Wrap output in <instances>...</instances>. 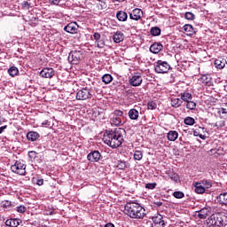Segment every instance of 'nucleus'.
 <instances>
[{
    "label": "nucleus",
    "instance_id": "nucleus-1",
    "mask_svg": "<svg viewBox=\"0 0 227 227\" xmlns=\"http://www.w3.org/2000/svg\"><path fill=\"white\" fill-rule=\"evenodd\" d=\"M123 134H125V129L121 128H116L114 130H106L103 141L110 148H120L125 139H123Z\"/></svg>",
    "mask_w": 227,
    "mask_h": 227
},
{
    "label": "nucleus",
    "instance_id": "nucleus-2",
    "mask_svg": "<svg viewBox=\"0 0 227 227\" xmlns=\"http://www.w3.org/2000/svg\"><path fill=\"white\" fill-rule=\"evenodd\" d=\"M146 210L137 202H128L124 207V213L131 219H144Z\"/></svg>",
    "mask_w": 227,
    "mask_h": 227
},
{
    "label": "nucleus",
    "instance_id": "nucleus-3",
    "mask_svg": "<svg viewBox=\"0 0 227 227\" xmlns=\"http://www.w3.org/2000/svg\"><path fill=\"white\" fill-rule=\"evenodd\" d=\"M208 226H227V213L220 212L213 214L207 219Z\"/></svg>",
    "mask_w": 227,
    "mask_h": 227
},
{
    "label": "nucleus",
    "instance_id": "nucleus-4",
    "mask_svg": "<svg viewBox=\"0 0 227 227\" xmlns=\"http://www.w3.org/2000/svg\"><path fill=\"white\" fill-rule=\"evenodd\" d=\"M26 168L27 165L24 160H16L13 165L11 166V171L20 176H26Z\"/></svg>",
    "mask_w": 227,
    "mask_h": 227
},
{
    "label": "nucleus",
    "instance_id": "nucleus-5",
    "mask_svg": "<svg viewBox=\"0 0 227 227\" xmlns=\"http://www.w3.org/2000/svg\"><path fill=\"white\" fill-rule=\"evenodd\" d=\"M84 59V53L82 51H72L68 55V61L72 63V65H79V61Z\"/></svg>",
    "mask_w": 227,
    "mask_h": 227
},
{
    "label": "nucleus",
    "instance_id": "nucleus-6",
    "mask_svg": "<svg viewBox=\"0 0 227 227\" xmlns=\"http://www.w3.org/2000/svg\"><path fill=\"white\" fill-rule=\"evenodd\" d=\"M171 69V66L167 61L158 60L154 66L157 74H168Z\"/></svg>",
    "mask_w": 227,
    "mask_h": 227
},
{
    "label": "nucleus",
    "instance_id": "nucleus-7",
    "mask_svg": "<svg viewBox=\"0 0 227 227\" xmlns=\"http://www.w3.org/2000/svg\"><path fill=\"white\" fill-rule=\"evenodd\" d=\"M88 98H91V90L87 87L82 88L76 93V100H88Z\"/></svg>",
    "mask_w": 227,
    "mask_h": 227
},
{
    "label": "nucleus",
    "instance_id": "nucleus-8",
    "mask_svg": "<svg viewBox=\"0 0 227 227\" xmlns=\"http://www.w3.org/2000/svg\"><path fill=\"white\" fill-rule=\"evenodd\" d=\"M39 75L43 79H52L56 75V71L52 67H43Z\"/></svg>",
    "mask_w": 227,
    "mask_h": 227
},
{
    "label": "nucleus",
    "instance_id": "nucleus-9",
    "mask_svg": "<svg viewBox=\"0 0 227 227\" xmlns=\"http://www.w3.org/2000/svg\"><path fill=\"white\" fill-rule=\"evenodd\" d=\"M130 86H134L135 88L137 86H141L143 84V76L140 73H135L134 75L129 79Z\"/></svg>",
    "mask_w": 227,
    "mask_h": 227
},
{
    "label": "nucleus",
    "instance_id": "nucleus-10",
    "mask_svg": "<svg viewBox=\"0 0 227 227\" xmlns=\"http://www.w3.org/2000/svg\"><path fill=\"white\" fill-rule=\"evenodd\" d=\"M152 227H164L166 226V222H164V217L160 214H157L153 216Z\"/></svg>",
    "mask_w": 227,
    "mask_h": 227
},
{
    "label": "nucleus",
    "instance_id": "nucleus-11",
    "mask_svg": "<svg viewBox=\"0 0 227 227\" xmlns=\"http://www.w3.org/2000/svg\"><path fill=\"white\" fill-rule=\"evenodd\" d=\"M64 31L71 35H75L79 31V25L76 22H71L64 27Z\"/></svg>",
    "mask_w": 227,
    "mask_h": 227
},
{
    "label": "nucleus",
    "instance_id": "nucleus-12",
    "mask_svg": "<svg viewBox=\"0 0 227 227\" xmlns=\"http://www.w3.org/2000/svg\"><path fill=\"white\" fill-rule=\"evenodd\" d=\"M129 19H131V20H141V19H143V11L139 8L134 9L129 13Z\"/></svg>",
    "mask_w": 227,
    "mask_h": 227
},
{
    "label": "nucleus",
    "instance_id": "nucleus-13",
    "mask_svg": "<svg viewBox=\"0 0 227 227\" xmlns=\"http://www.w3.org/2000/svg\"><path fill=\"white\" fill-rule=\"evenodd\" d=\"M211 210L212 208L210 207L201 208L200 210L196 212V215L198 216L199 219H207Z\"/></svg>",
    "mask_w": 227,
    "mask_h": 227
},
{
    "label": "nucleus",
    "instance_id": "nucleus-14",
    "mask_svg": "<svg viewBox=\"0 0 227 227\" xmlns=\"http://www.w3.org/2000/svg\"><path fill=\"white\" fill-rule=\"evenodd\" d=\"M100 157H102L100 152L93 151L87 155V160H90V162H98V160H100Z\"/></svg>",
    "mask_w": 227,
    "mask_h": 227
},
{
    "label": "nucleus",
    "instance_id": "nucleus-15",
    "mask_svg": "<svg viewBox=\"0 0 227 227\" xmlns=\"http://www.w3.org/2000/svg\"><path fill=\"white\" fill-rule=\"evenodd\" d=\"M162 49H164V46L160 43H154L150 46V52L159 54Z\"/></svg>",
    "mask_w": 227,
    "mask_h": 227
},
{
    "label": "nucleus",
    "instance_id": "nucleus-16",
    "mask_svg": "<svg viewBox=\"0 0 227 227\" xmlns=\"http://www.w3.org/2000/svg\"><path fill=\"white\" fill-rule=\"evenodd\" d=\"M215 67L219 70H223V68L226 67V59L223 57H218L215 60Z\"/></svg>",
    "mask_w": 227,
    "mask_h": 227
},
{
    "label": "nucleus",
    "instance_id": "nucleus-17",
    "mask_svg": "<svg viewBox=\"0 0 227 227\" xmlns=\"http://www.w3.org/2000/svg\"><path fill=\"white\" fill-rule=\"evenodd\" d=\"M205 130H207V129L203 127H199L193 131V136H195L196 137H200V139H207V136L203 135Z\"/></svg>",
    "mask_w": 227,
    "mask_h": 227
},
{
    "label": "nucleus",
    "instance_id": "nucleus-18",
    "mask_svg": "<svg viewBox=\"0 0 227 227\" xmlns=\"http://www.w3.org/2000/svg\"><path fill=\"white\" fill-rule=\"evenodd\" d=\"M200 82L205 86H212V76L210 74H204L200 78Z\"/></svg>",
    "mask_w": 227,
    "mask_h": 227
},
{
    "label": "nucleus",
    "instance_id": "nucleus-19",
    "mask_svg": "<svg viewBox=\"0 0 227 227\" xmlns=\"http://www.w3.org/2000/svg\"><path fill=\"white\" fill-rule=\"evenodd\" d=\"M40 137V133L36 132V131H29L27 134V141H32V142H35L36 141L37 139H39Z\"/></svg>",
    "mask_w": 227,
    "mask_h": 227
},
{
    "label": "nucleus",
    "instance_id": "nucleus-20",
    "mask_svg": "<svg viewBox=\"0 0 227 227\" xmlns=\"http://www.w3.org/2000/svg\"><path fill=\"white\" fill-rule=\"evenodd\" d=\"M125 38V35L123 33L117 31L114 35H113V40L115 43H120L121 42H123Z\"/></svg>",
    "mask_w": 227,
    "mask_h": 227
},
{
    "label": "nucleus",
    "instance_id": "nucleus-21",
    "mask_svg": "<svg viewBox=\"0 0 227 227\" xmlns=\"http://www.w3.org/2000/svg\"><path fill=\"white\" fill-rule=\"evenodd\" d=\"M115 166L118 169H121V171H125V169H127L128 168H130V165H129L127 161L121 160H117Z\"/></svg>",
    "mask_w": 227,
    "mask_h": 227
},
{
    "label": "nucleus",
    "instance_id": "nucleus-22",
    "mask_svg": "<svg viewBox=\"0 0 227 227\" xmlns=\"http://www.w3.org/2000/svg\"><path fill=\"white\" fill-rule=\"evenodd\" d=\"M193 186L195 187V192L197 194H203L206 191L205 186H203L201 183H193Z\"/></svg>",
    "mask_w": 227,
    "mask_h": 227
},
{
    "label": "nucleus",
    "instance_id": "nucleus-23",
    "mask_svg": "<svg viewBox=\"0 0 227 227\" xmlns=\"http://www.w3.org/2000/svg\"><path fill=\"white\" fill-rule=\"evenodd\" d=\"M129 120H137L139 118V112L136 108H132L128 113Z\"/></svg>",
    "mask_w": 227,
    "mask_h": 227
},
{
    "label": "nucleus",
    "instance_id": "nucleus-24",
    "mask_svg": "<svg viewBox=\"0 0 227 227\" xmlns=\"http://www.w3.org/2000/svg\"><path fill=\"white\" fill-rule=\"evenodd\" d=\"M116 18L120 22H125L127 19H129V15H127V12L123 11H119L116 14Z\"/></svg>",
    "mask_w": 227,
    "mask_h": 227
},
{
    "label": "nucleus",
    "instance_id": "nucleus-25",
    "mask_svg": "<svg viewBox=\"0 0 227 227\" xmlns=\"http://www.w3.org/2000/svg\"><path fill=\"white\" fill-rule=\"evenodd\" d=\"M19 224H20V220L19 219H7L5 221V226L17 227Z\"/></svg>",
    "mask_w": 227,
    "mask_h": 227
},
{
    "label": "nucleus",
    "instance_id": "nucleus-26",
    "mask_svg": "<svg viewBox=\"0 0 227 227\" xmlns=\"http://www.w3.org/2000/svg\"><path fill=\"white\" fill-rule=\"evenodd\" d=\"M110 123L115 127L121 125V117H116L111 114Z\"/></svg>",
    "mask_w": 227,
    "mask_h": 227
},
{
    "label": "nucleus",
    "instance_id": "nucleus-27",
    "mask_svg": "<svg viewBox=\"0 0 227 227\" xmlns=\"http://www.w3.org/2000/svg\"><path fill=\"white\" fill-rule=\"evenodd\" d=\"M167 137L168 141H176V139H178V132L171 130L168 133Z\"/></svg>",
    "mask_w": 227,
    "mask_h": 227
},
{
    "label": "nucleus",
    "instance_id": "nucleus-28",
    "mask_svg": "<svg viewBox=\"0 0 227 227\" xmlns=\"http://www.w3.org/2000/svg\"><path fill=\"white\" fill-rule=\"evenodd\" d=\"M181 100H184V102H190L192 100V94L189 92H184L181 94Z\"/></svg>",
    "mask_w": 227,
    "mask_h": 227
},
{
    "label": "nucleus",
    "instance_id": "nucleus-29",
    "mask_svg": "<svg viewBox=\"0 0 227 227\" xmlns=\"http://www.w3.org/2000/svg\"><path fill=\"white\" fill-rule=\"evenodd\" d=\"M218 202L220 205H227V193H221L217 198Z\"/></svg>",
    "mask_w": 227,
    "mask_h": 227
},
{
    "label": "nucleus",
    "instance_id": "nucleus-30",
    "mask_svg": "<svg viewBox=\"0 0 227 227\" xmlns=\"http://www.w3.org/2000/svg\"><path fill=\"white\" fill-rule=\"evenodd\" d=\"M183 103L184 102L180 98H171V106H172V107H175V108L180 107V106H182Z\"/></svg>",
    "mask_w": 227,
    "mask_h": 227
},
{
    "label": "nucleus",
    "instance_id": "nucleus-31",
    "mask_svg": "<svg viewBox=\"0 0 227 227\" xmlns=\"http://www.w3.org/2000/svg\"><path fill=\"white\" fill-rule=\"evenodd\" d=\"M160 33H161V30H160V28L159 27H153L150 29V34L153 36H160Z\"/></svg>",
    "mask_w": 227,
    "mask_h": 227
},
{
    "label": "nucleus",
    "instance_id": "nucleus-32",
    "mask_svg": "<svg viewBox=\"0 0 227 227\" xmlns=\"http://www.w3.org/2000/svg\"><path fill=\"white\" fill-rule=\"evenodd\" d=\"M102 81L105 84H111L113 82V75L106 74L102 76Z\"/></svg>",
    "mask_w": 227,
    "mask_h": 227
},
{
    "label": "nucleus",
    "instance_id": "nucleus-33",
    "mask_svg": "<svg viewBox=\"0 0 227 227\" xmlns=\"http://www.w3.org/2000/svg\"><path fill=\"white\" fill-rule=\"evenodd\" d=\"M8 74L11 77H15V75H19V68L17 67H11L8 69Z\"/></svg>",
    "mask_w": 227,
    "mask_h": 227
},
{
    "label": "nucleus",
    "instance_id": "nucleus-34",
    "mask_svg": "<svg viewBox=\"0 0 227 227\" xmlns=\"http://www.w3.org/2000/svg\"><path fill=\"white\" fill-rule=\"evenodd\" d=\"M184 31L189 35H194V27H192V25H184Z\"/></svg>",
    "mask_w": 227,
    "mask_h": 227
},
{
    "label": "nucleus",
    "instance_id": "nucleus-35",
    "mask_svg": "<svg viewBox=\"0 0 227 227\" xmlns=\"http://www.w3.org/2000/svg\"><path fill=\"white\" fill-rule=\"evenodd\" d=\"M226 125V121L224 120H218L215 123V127L217 129V130H222L223 127Z\"/></svg>",
    "mask_w": 227,
    "mask_h": 227
},
{
    "label": "nucleus",
    "instance_id": "nucleus-36",
    "mask_svg": "<svg viewBox=\"0 0 227 227\" xmlns=\"http://www.w3.org/2000/svg\"><path fill=\"white\" fill-rule=\"evenodd\" d=\"M96 6L98 10H106V8H107V4L102 0H98Z\"/></svg>",
    "mask_w": 227,
    "mask_h": 227
},
{
    "label": "nucleus",
    "instance_id": "nucleus-37",
    "mask_svg": "<svg viewBox=\"0 0 227 227\" xmlns=\"http://www.w3.org/2000/svg\"><path fill=\"white\" fill-rule=\"evenodd\" d=\"M172 196H174V198H176V200H182V198H184L185 194L184 193V192H174Z\"/></svg>",
    "mask_w": 227,
    "mask_h": 227
},
{
    "label": "nucleus",
    "instance_id": "nucleus-38",
    "mask_svg": "<svg viewBox=\"0 0 227 227\" xmlns=\"http://www.w3.org/2000/svg\"><path fill=\"white\" fill-rule=\"evenodd\" d=\"M184 121L185 125H190V126L194 125L196 123V121L192 117H186L184 118Z\"/></svg>",
    "mask_w": 227,
    "mask_h": 227
},
{
    "label": "nucleus",
    "instance_id": "nucleus-39",
    "mask_svg": "<svg viewBox=\"0 0 227 227\" xmlns=\"http://www.w3.org/2000/svg\"><path fill=\"white\" fill-rule=\"evenodd\" d=\"M186 107L190 110V111H194V109H196V102L194 101H188L186 102Z\"/></svg>",
    "mask_w": 227,
    "mask_h": 227
},
{
    "label": "nucleus",
    "instance_id": "nucleus-40",
    "mask_svg": "<svg viewBox=\"0 0 227 227\" xmlns=\"http://www.w3.org/2000/svg\"><path fill=\"white\" fill-rule=\"evenodd\" d=\"M133 157L135 160H141L143 159V152L135 151Z\"/></svg>",
    "mask_w": 227,
    "mask_h": 227
},
{
    "label": "nucleus",
    "instance_id": "nucleus-41",
    "mask_svg": "<svg viewBox=\"0 0 227 227\" xmlns=\"http://www.w3.org/2000/svg\"><path fill=\"white\" fill-rule=\"evenodd\" d=\"M21 8L22 10H29L31 8V3L29 2V0L23 1L21 3Z\"/></svg>",
    "mask_w": 227,
    "mask_h": 227
},
{
    "label": "nucleus",
    "instance_id": "nucleus-42",
    "mask_svg": "<svg viewBox=\"0 0 227 227\" xmlns=\"http://www.w3.org/2000/svg\"><path fill=\"white\" fill-rule=\"evenodd\" d=\"M97 43V47H98V49H104V47H106V39H100L98 41H96Z\"/></svg>",
    "mask_w": 227,
    "mask_h": 227
},
{
    "label": "nucleus",
    "instance_id": "nucleus-43",
    "mask_svg": "<svg viewBox=\"0 0 227 227\" xmlns=\"http://www.w3.org/2000/svg\"><path fill=\"white\" fill-rule=\"evenodd\" d=\"M147 109L153 111V109H157V103L154 101H149L147 103Z\"/></svg>",
    "mask_w": 227,
    "mask_h": 227
},
{
    "label": "nucleus",
    "instance_id": "nucleus-44",
    "mask_svg": "<svg viewBox=\"0 0 227 227\" xmlns=\"http://www.w3.org/2000/svg\"><path fill=\"white\" fill-rule=\"evenodd\" d=\"M184 19H186L187 20H194L195 19L194 13L191 12H185Z\"/></svg>",
    "mask_w": 227,
    "mask_h": 227
},
{
    "label": "nucleus",
    "instance_id": "nucleus-45",
    "mask_svg": "<svg viewBox=\"0 0 227 227\" xmlns=\"http://www.w3.org/2000/svg\"><path fill=\"white\" fill-rule=\"evenodd\" d=\"M169 178H171V180H174V182H178V180H180V176L175 172L169 174Z\"/></svg>",
    "mask_w": 227,
    "mask_h": 227
},
{
    "label": "nucleus",
    "instance_id": "nucleus-46",
    "mask_svg": "<svg viewBox=\"0 0 227 227\" xmlns=\"http://www.w3.org/2000/svg\"><path fill=\"white\" fill-rule=\"evenodd\" d=\"M219 113H220L221 118L227 120V109L226 108H221Z\"/></svg>",
    "mask_w": 227,
    "mask_h": 227
},
{
    "label": "nucleus",
    "instance_id": "nucleus-47",
    "mask_svg": "<svg viewBox=\"0 0 227 227\" xmlns=\"http://www.w3.org/2000/svg\"><path fill=\"white\" fill-rule=\"evenodd\" d=\"M112 116H115L117 118H121L123 116V111L121 110H115Z\"/></svg>",
    "mask_w": 227,
    "mask_h": 227
},
{
    "label": "nucleus",
    "instance_id": "nucleus-48",
    "mask_svg": "<svg viewBox=\"0 0 227 227\" xmlns=\"http://www.w3.org/2000/svg\"><path fill=\"white\" fill-rule=\"evenodd\" d=\"M2 207L3 208H10V207H12V201L10 200L2 201Z\"/></svg>",
    "mask_w": 227,
    "mask_h": 227
},
{
    "label": "nucleus",
    "instance_id": "nucleus-49",
    "mask_svg": "<svg viewBox=\"0 0 227 227\" xmlns=\"http://www.w3.org/2000/svg\"><path fill=\"white\" fill-rule=\"evenodd\" d=\"M37 155H38V153H36V151H29L28 152L29 159H36Z\"/></svg>",
    "mask_w": 227,
    "mask_h": 227
},
{
    "label": "nucleus",
    "instance_id": "nucleus-50",
    "mask_svg": "<svg viewBox=\"0 0 227 227\" xmlns=\"http://www.w3.org/2000/svg\"><path fill=\"white\" fill-rule=\"evenodd\" d=\"M201 184L203 185L204 189H210V187H212V183H210V181H203Z\"/></svg>",
    "mask_w": 227,
    "mask_h": 227
},
{
    "label": "nucleus",
    "instance_id": "nucleus-51",
    "mask_svg": "<svg viewBox=\"0 0 227 227\" xmlns=\"http://www.w3.org/2000/svg\"><path fill=\"white\" fill-rule=\"evenodd\" d=\"M26 210H27V207H26V206L17 207V212H19V214H24Z\"/></svg>",
    "mask_w": 227,
    "mask_h": 227
},
{
    "label": "nucleus",
    "instance_id": "nucleus-52",
    "mask_svg": "<svg viewBox=\"0 0 227 227\" xmlns=\"http://www.w3.org/2000/svg\"><path fill=\"white\" fill-rule=\"evenodd\" d=\"M157 187V183H148L145 184V189H155Z\"/></svg>",
    "mask_w": 227,
    "mask_h": 227
},
{
    "label": "nucleus",
    "instance_id": "nucleus-53",
    "mask_svg": "<svg viewBox=\"0 0 227 227\" xmlns=\"http://www.w3.org/2000/svg\"><path fill=\"white\" fill-rule=\"evenodd\" d=\"M102 38V36L100 35V33L98 32H95L93 34V39L95 40V42L97 43L98 40H100Z\"/></svg>",
    "mask_w": 227,
    "mask_h": 227
},
{
    "label": "nucleus",
    "instance_id": "nucleus-54",
    "mask_svg": "<svg viewBox=\"0 0 227 227\" xmlns=\"http://www.w3.org/2000/svg\"><path fill=\"white\" fill-rule=\"evenodd\" d=\"M43 127H51V122L49 121V120L44 121L43 122H42Z\"/></svg>",
    "mask_w": 227,
    "mask_h": 227
},
{
    "label": "nucleus",
    "instance_id": "nucleus-55",
    "mask_svg": "<svg viewBox=\"0 0 227 227\" xmlns=\"http://www.w3.org/2000/svg\"><path fill=\"white\" fill-rule=\"evenodd\" d=\"M35 184L36 185H43V179H36Z\"/></svg>",
    "mask_w": 227,
    "mask_h": 227
},
{
    "label": "nucleus",
    "instance_id": "nucleus-56",
    "mask_svg": "<svg viewBox=\"0 0 227 227\" xmlns=\"http://www.w3.org/2000/svg\"><path fill=\"white\" fill-rule=\"evenodd\" d=\"M61 0H50V2L51 3V4H55V5H58V4H59V2H60Z\"/></svg>",
    "mask_w": 227,
    "mask_h": 227
},
{
    "label": "nucleus",
    "instance_id": "nucleus-57",
    "mask_svg": "<svg viewBox=\"0 0 227 227\" xmlns=\"http://www.w3.org/2000/svg\"><path fill=\"white\" fill-rule=\"evenodd\" d=\"M5 129H8L7 125L0 127V134H3V132H4V130H5Z\"/></svg>",
    "mask_w": 227,
    "mask_h": 227
},
{
    "label": "nucleus",
    "instance_id": "nucleus-58",
    "mask_svg": "<svg viewBox=\"0 0 227 227\" xmlns=\"http://www.w3.org/2000/svg\"><path fill=\"white\" fill-rule=\"evenodd\" d=\"M154 205H156V207H162V202L157 201V202H154Z\"/></svg>",
    "mask_w": 227,
    "mask_h": 227
},
{
    "label": "nucleus",
    "instance_id": "nucleus-59",
    "mask_svg": "<svg viewBox=\"0 0 227 227\" xmlns=\"http://www.w3.org/2000/svg\"><path fill=\"white\" fill-rule=\"evenodd\" d=\"M104 227H114V224L108 223Z\"/></svg>",
    "mask_w": 227,
    "mask_h": 227
},
{
    "label": "nucleus",
    "instance_id": "nucleus-60",
    "mask_svg": "<svg viewBox=\"0 0 227 227\" xmlns=\"http://www.w3.org/2000/svg\"><path fill=\"white\" fill-rule=\"evenodd\" d=\"M3 123H4V120L0 116V125H3Z\"/></svg>",
    "mask_w": 227,
    "mask_h": 227
},
{
    "label": "nucleus",
    "instance_id": "nucleus-61",
    "mask_svg": "<svg viewBox=\"0 0 227 227\" xmlns=\"http://www.w3.org/2000/svg\"><path fill=\"white\" fill-rule=\"evenodd\" d=\"M116 1L117 3H124L125 0H114Z\"/></svg>",
    "mask_w": 227,
    "mask_h": 227
}]
</instances>
